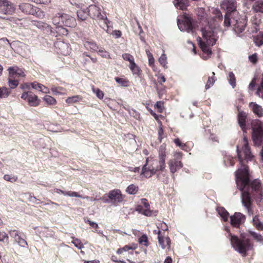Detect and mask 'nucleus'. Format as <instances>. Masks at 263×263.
Masks as SVG:
<instances>
[{"label": "nucleus", "mask_w": 263, "mask_h": 263, "mask_svg": "<svg viewBox=\"0 0 263 263\" xmlns=\"http://www.w3.org/2000/svg\"><path fill=\"white\" fill-rule=\"evenodd\" d=\"M202 38L198 37L199 46L203 52L208 55L211 54L210 47L213 46L218 40V29L210 25L205 26L201 30Z\"/></svg>", "instance_id": "nucleus-2"}, {"label": "nucleus", "mask_w": 263, "mask_h": 263, "mask_svg": "<svg viewBox=\"0 0 263 263\" xmlns=\"http://www.w3.org/2000/svg\"><path fill=\"white\" fill-rule=\"evenodd\" d=\"M72 243L78 249H81L84 248L83 244L79 239L72 237Z\"/></svg>", "instance_id": "nucleus-45"}, {"label": "nucleus", "mask_w": 263, "mask_h": 263, "mask_svg": "<svg viewBox=\"0 0 263 263\" xmlns=\"http://www.w3.org/2000/svg\"><path fill=\"white\" fill-rule=\"evenodd\" d=\"M160 64L165 68H167V57L166 54L163 53L159 59Z\"/></svg>", "instance_id": "nucleus-43"}, {"label": "nucleus", "mask_w": 263, "mask_h": 263, "mask_svg": "<svg viewBox=\"0 0 263 263\" xmlns=\"http://www.w3.org/2000/svg\"><path fill=\"white\" fill-rule=\"evenodd\" d=\"M231 243L234 249L243 256H245L247 251L253 248L250 239L248 238L240 239L235 236H231Z\"/></svg>", "instance_id": "nucleus-5"}, {"label": "nucleus", "mask_w": 263, "mask_h": 263, "mask_svg": "<svg viewBox=\"0 0 263 263\" xmlns=\"http://www.w3.org/2000/svg\"><path fill=\"white\" fill-rule=\"evenodd\" d=\"M247 115L246 112L241 111L239 113L238 116V121L239 126L242 130L246 128V119Z\"/></svg>", "instance_id": "nucleus-22"}, {"label": "nucleus", "mask_w": 263, "mask_h": 263, "mask_svg": "<svg viewBox=\"0 0 263 263\" xmlns=\"http://www.w3.org/2000/svg\"><path fill=\"white\" fill-rule=\"evenodd\" d=\"M139 242L141 245H144L145 246H148V239L146 235L144 234L142 235L139 238Z\"/></svg>", "instance_id": "nucleus-49"}, {"label": "nucleus", "mask_w": 263, "mask_h": 263, "mask_svg": "<svg viewBox=\"0 0 263 263\" xmlns=\"http://www.w3.org/2000/svg\"><path fill=\"white\" fill-rule=\"evenodd\" d=\"M15 5L12 3L7 0L0 2V13L11 15L15 13Z\"/></svg>", "instance_id": "nucleus-11"}, {"label": "nucleus", "mask_w": 263, "mask_h": 263, "mask_svg": "<svg viewBox=\"0 0 263 263\" xmlns=\"http://www.w3.org/2000/svg\"><path fill=\"white\" fill-rule=\"evenodd\" d=\"M55 47L59 48V52L61 54L66 55L70 52V48L68 44L62 41H59L55 43Z\"/></svg>", "instance_id": "nucleus-17"}, {"label": "nucleus", "mask_w": 263, "mask_h": 263, "mask_svg": "<svg viewBox=\"0 0 263 263\" xmlns=\"http://www.w3.org/2000/svg\"><path fill=\"white\" fill-rule=\"evenodd\" d=\"M160 125L158 131V139L159 141V142H161L162 140L164 137V130L162 128L161 123L160 122Z\"/></svg>", "instance_id": "nucleus-51"}, {"label": "nucleus", "mask_w": 263, "mask_h": 263, "mask_svg": "<svg viewBox=\"0 0 263 263\" xmlns=\"http://www.w3.org/2000/svg\"><path fill=\"white\" fill-rule=\"evenodd\" d=\"M257 54L256 53H255L250 56H249V61L253 64L256 63L257 61Z\"/></svg>", "instance_id": "nucleus-58"}, {"label": "nucleus", "mask_w": 263, "mask_h": 263, "mask_svg": "<svg viewBox=\"0 0 263 263\" xmlns=\"http://www.w3.org/2000/svg\"><path fill=\"white\" fill-rule=\"evenodd\" d=\"M88 15V8L86 10L81 9L77 11L78 17L82 21L85 20Z\"/></svg>", "instance_id": "nucleus-23"}, {"label": "nucleus", "mask_w": 263, "mask_h": 263, "mask_svg": "<svg viewBox=\"0 0 263 263\" xmlns=\"http://www.w3.org/2000/svg\"><path fill=\"white\" fill-rule=\"evenodd\" d=\"M35 16L39 18H43L45 16V12L42 11L41 9L37 8L35 10Z\"/></svg>", "instance_id": "nucleus-56"}, {"label": "nucleus", "mask_w": 263, "mask_h": 263, "mask_svg": "<svg viewBox=\"0 0 263 263\" xmlns=\"http://www.w3.org/2000/svg\"><path fill=\"white\" fill-rule=\"evenodd\" d=\"M138 191V186L135 184L129 185L126 189V192L130 195L136 194Z\"/></svg>", "instance_id": "nucleus-33"}, {"label": "nucleus", "mask_w": 263, "mask_h": 263, "mask_svg": "<svg viewBox=\"0 0 263 263\" xmlns=\"http://www.w3.org/2000/svg\"><path fill=\"white\" fill-rule=\"evenodd\" d=\"M92 90L93 93H95L97 97L99 99H102L104 97V93L99 88H96L94 87L92 88Z\"/></svg>", "instance_id": "nucleus-46"}, {"label": "nucleus", "mask_w": 263, "mask_h": 263, "mask_svg": "<svg viewBox=\"0 0 263 263\" xmlns=\"http://www.w3.org/2000/svg\"><path fill=\"white\" fill-rule=\"evenodd\" d=\"M14 241L22 247H26L27 246V241L22 237L21 234Z\"/></svg>", "instance_id": "nucleus-41"}, {"label": "nucleus", "mask_w": 263, "mask_h": 263, "mask_svg": "<svg viewBox=\"0 0 263 263\" xmlns=\"http://www.w3.org/2000/svg\"><path fill=\"white\" fill-rule=\"evenodd\" d=\"M253 112L258 117L263 116V108L255 102H251L249 105Z\"/></svg>", "instance_id": "nucleus-20"}, {"label": "nucleus", "mask_w": 263, "mask_h": 263, "mask_svg": "<svg viewBox=\"0 0 263 263\" xmlns=\"http://www.w3.org/2000/svg\"><path fill=\"white\" fill-rule=\"evenodd\" d=\"M57 29H58L57 31L62 35H66L68 34L67 29L62 27V26H60L59 27H57Z\"/></svg>", "instance_id": "nucleus-60"}, {"label": "nucleus", "mask_w": 263, "mask_h": 263, "mask_svg": "<svg viewBox=\"0 0 263 263\" xmlns=\"http://www.w3.org/2000/svg\"><path fill=\"white\" fill-rule=\"evenodd\" d=\"M237 152L241 166L235 173L237 187L241 191V202L247 210L249 215L253 214L251 196L256 199H261L262 191L259 180L255 179L250 184L248 167L242 164V160H251L253 155L248 145L247 138H243V144L241 150L237 146Z\"/></svg>", "instance_id": "nucleus-1"}, {"label": "nucleus", "mask_w": 263, "mask_h": 263, "mask_svg": "<svg viewBox=\"0 0 263 263\" xmlns=\"http://www.w3.org/2000/svg\"><path fill=\"white\" fill-rule=\"evenodd\" d=\"M187 0H175L174 4L178 9L184 10L186 8Z\"/></svg>", "instance_id": "nucleus-28"}, {"label": "nucleus", "mask_w": 263, "mask_h": 263, "mask_svg": "<svg viewBox=\"0 0 263 263\" xmlns=\"http://www.w3.org/2000/svg\"><path fill=\"white\" fill-rule=\"evenodd\" d=\"M221 8L227 11L224 17V26L226 27L230 26V18L237 15L238 14V12L236 10V3L233 0H224L221 3Z\"/></svg>", "instance_id": "nucleus-6"}, {"label": "nucleus", "mask_w": 263, "mask_h": 263, "mask_svg": "<svg viewBox=\"0 0 263 263\" xmlns=\"http://www.w3.org/2000/svg\"><path fill=\"white\" fill-rule=\"evenodd\" d=\"M212 76L209 78L208 82L205 85V89H209L212 86H213L215 81V77H214L215 73L214 72H212Z\"/></svg>", "instance_id": "nucleus-42"}, {"label": "nucleus", "mask_w": 263, "mask_h": 263, "mask_svg": "<svg viewBox=\"0 0 263 263\" xmlns=\"http://www.w3.org/2000/svg\"><path fill=\"white\" fill-rule=\"evenodd\" d=\"M146 53L148 59V64H149V65L154 69V68H155V65H154L155 60H154V57L153 56V54H152V53H151V52L149 50H146Z\"/></svg>", "instance_id": "nucleus-40"}, {"label": "nucleus", "mask_w": 263, "mask_h": 263, "mask_svg": "<svg viewBox=\"0 0 263 263\" xmlns=\"http://www.w3.org/2000/svg\"><path fill=\"white\" fill-rule=\"evenodd\" d=\"M253 40L257 46H262L263 45V32H260L256 36H254Z\"/></svg>", "instance_id": "nucleus-26"}, {"label": "nucleus", "mask_w": 263, "mask_h": 263, "mask_svg": "<svg viewBox=\"0 0 263 263\" xmlns=\"http://www.w3.org/2000/svg\"><path fill=\"white\" fill-rule=\"evenodd\" d=\"M182 19H178L177 25L181 31H186L188 33L194 32L191 17L189 15L185 13L182 16Z\"/></svg>", "instance_id": "nucleus-7"}, {"label": "nucleus", "mask_w": 263, "mask_h": 263, "mask_svg": "<svg viewBox=\"0 0 263 263\" xmlns=\"http://www.w3.org/2000/svg\"><path fill=\"white\" fill-rule=\"evenodd\" d=\"M115 80L121 86L127 87L129 85V81L126 79L116 77Z\"/></svg>", "instance_id": "nucleus-36"}, {"label": "nucleus", "mask_w": 263, "mask_h": 263, "mask_svg": "<svg viewBox=\"0 0 263 263\" xmlns=\"http://www.w3.org/2000/svg\"><path fill=\"white\" fill-rule=\"evenodd\" d=\"M217 212L224 221H227L229 217V213L222 207L218 208Z\"/></svg>", "instance_id": "nucleus-31"}, {"label": "nucleus", "mask_w": 263, "mask_h": 263, "mask_svg": "<svg viewBox=\"0 0 263 263\" xmlns=\"http://www.w3.org/2000/svg\"><path fill=\"white\" fill-rule=\"evenodd\" d=\"M8 84L10 88L14 89L18 86L19 84V80L18 79L12 78L9 76Z\"/></svg>", "instance_id": "nucleus-37"}, {"label": "nucleus", "mask_w": 263, "mask_h": 263, "mask_svg": "<svg viewBox=\"0 0 263 263\" xmlns=\"http://www.w3.org/2000/svg\"><path fill=\"white\" fill-rule=\"evenodd\" d=\"M52 23L59 27L62 26L61 24V13H58L52 18Z\"/></svg>", "instance_id": "nucleus-35"}, {"label": "nucleus", "mask_w": 263, "mask_h": 263, "mask_svg": "<svg viewBox=\"0 0 263 263\" xmlns=\"http://www.w3.org/2000/svg\"><path fill=\"white\" fill-rule=\"evenodd\" d=\"M19 9L24 13L34 14V10L32 5L29 3H22L18 6Z\"/></svg>", "instance_id": "nucleus-19"}, {"label": "nucleus", "mask_w": 263, "mask_h": 263, "mask_svg": "<svg viewBox=\"0 0 263 263\" xmlns=\"http://www.w3.org/2000/svg\"><path fill=\"white\" fill-rule=\"evenodd\" d=\"M65 17H65V18L66 20V21L64 26L69 27H73L76 26L77 23L75 18L70 16L69 15V16H65Z\"/></svg>", "instance_id": "nucleus-24"}, {"label": "nucleus", "mask_w": 263, "mask_h": 263, "mask_svg": "<svg viewBox=\"0 0 263 263\" xmlns=\"http://www.w3.org/2000/svg\"><path fill=\"white\" fill-rule=\"evenodd\" d=\"M256 94L260 97L263 98V80H261L260 86L258 88Z\"/></svg>", "instance_id": "nucleus-57"}, {"label": "nucleus", "mask_w": 263, "mask_h": 263, "mask_svg": "<svg viewBox=\"0 0 263 263\" xmlns=\"http://www.w3.org/2000/svg\"><path fill=\"white\" fill-rule=\"evenodd\" d=\"M4 179L11 182H14L17 180V177L16 176H11L9 175H5L4 176Z\"/></svg>", "instance_id": "nucleus-54"}, {"label": "nucleus", "mask_w": 263, "mask_h": 263, "mask_svg": "<svg viewBox=\"0 0 263 263\" xmlns=\"http://www.w3.org/2000/svg\"><path fill=\"white\" fill-rule=\"evenodd\" d=\"M250 233L256 241L261 244H263V237L260 234L252 231H250Z\"/></svg>", "instance_id": "nucleus-38"}, {"label": "nucleus", "mask_w": 263, "mask_h": 263, "mask_svg": "<svg viewBox=\"0 0 263 263\" xmlns=\"http://www.w3.org/2000/svg\"><path fill=\"white\" fill-rule=\"evenodd\" d=\"M253 225L258 230H263V223L261 222L257 216H255L252 219Z\"/></svg>", "instance_id": "nucleus-32"}, {"label": "nucleus", "mask_w": 263, "mask_h": 263, "mask_svg": "<svg viewBox=\"0 0 263 263\" xmlns=\"http://www.w3.org/2000/svg\"><path fill=\"white\" fill-rule=\"evenodd\" d=\"M65 196H67L69 197H76L78 198H83L82 195L79 194L77 192L68 191L65 193Z\"/></svg>", "instance_id": "nucleus-55"}, {"label": "nucleus", "mask_w": 263, "mask_h": 263, "mask_svg": "<svg viewBox=\"0 0 263 263\" xmlns=\"http://www.w3.org/2000/svg\"><path fill=\"white\" fill-rule=\"evenodd\" d=\"M166 157V145L165 143L162 144L159 148L158 150V160H154L152 161V165L154 166L157 173V177H159L160 172H164L166 164L165 159Z\"/></svg>", "instance_id": "nucleus-4"}, {"label": "nucleus", "mask_w": 263, "mask_h": 263, "mask_svg": "<svg viewBox=\"0 0 263 263\" xmlns=\"http://www.w3.org/2000/svg\"><path fill=\"white\" fill-rule=\"evenodd\" d=\"M174 158L170 159L168 162L170 172L172 174H174L177 170L180 169L183 166V164L180 161L182 158L181 153L175 152L174 154Z\"/></svg>", "instance_id": "nucleus-8"}, {"label": "nucleus", "mask_w": 263, "mask_h": 263, "mask_svg": "<svg viewBox=\"0 0 263 263\" xmlns=\"http://www.w3.org/2000/svg\"><path fill=\"white\" fill-rule=\"evenodd\" d=\"M108 198L110 202L116 204L121 202L123 200V197L120 190H113L108 193Z\"/></svg>", "instance_id": "nucleus-14"}, {"label": "nucleus", "mask_w": 263, "mask_h": 263, "mask_svg": "<svg viewBox=\"0 0 263 263\" xmlns=\"http://www.w3.org/2000/svg\"><path fill=\"white\" fill-rule=\"evenodd\" d=\"M129 68L134 74H137L139 72V68L135 63V61L130 63Z\"/></svg>", "instance_id": "nucleus-47"}, {"label": "nucleus", "mask_w": 263, "mask_h": 263, "mask_svg": "<svg viewBox=\"0 0 263 263\" xmlns=\"http://www.w3.org/2000/svg\"><path fill=\"white\" fill-rule=\"evenodd\" d=\"M5 240H6V241L8 240V235L4 232H0V241H4Z\"/></svg>", "instance_id": "nucleus-62"}, {"label": "nucleus", "mask_w": 263, "mask_h": 263, "mask_svg": "<svg viewBox=\"0 0 263 263\" xmlns=\"http://www.w3.org/2000/svg\"><path fill=\"white\" fill-rule=\"evenodd\" d=\"M254 9L256 11L263 13V1L258 2L254 6Z\"/></svg>", "instance_id": "nucleus-50"}, {"label": "nucleus", "mask_w": 263, "mask_h": 263, "mask_svg": "<svg viewBox=\"0 0 263 263\" xmlns=\"http://www.w3.org/2000/svg\"><path fill=\"white\" fill-rule=\"evenodd\" d=\"M212 13L215 15V17L219 21H221L222 19V15L221 12L219 9L216 8L212 9Z\"/></svg>", "instance_id": "nucleus-48"}, {"label": "nucleus", "mask_w": 263, "mask_h": 263, "mask_svg": "<svg viewBox=\"0 0 263 263\" xmlns=\"http://www.w3.org/2000/svg\"><path fill=\"white\" fill-rule=\"evenodd\" d=\"M228 80L230 84L233 88H234L236 86V79L234 74L232 72H229Z\"/></svg>", "instance_id": "nucleus-44"}, {"label": "nucleus", "mask_w": 263, "mask_h": 263, "mask_svg": "<svg viewBox=\"0 0 263 263\" xmlns=\"http://www.w3.org/2000/svg\"><path fill=\"white\" fill-rule=\"evenodd\" d=\"M174 142L177 146L181 147L182 149H183L184 147L185 146L184 144L181 143L178 138L174 139Z\"/></svg>", "instance_id": "nucleus-64"}, {"label": "nucleus", "mask_w": 263, "mask_h": 263, "mask_svg": "<svg viewBox=\"0 0 263 263\" xmlns=\"http://www.w3.org/2000/svg\"><path fill=\"white\" fill-rule=\"evenodd\" d=\"M136 211L146 216H150L152 214V211L150 210V205L145 198L141 199V203L137 206Z\"/></svg>", "instance_id": "nucleus-12"}, {"label": "nucleus", "mask_w": 263, "mask_h": 263, "mask_svg": "<svg viewBox=\"0 0 263 263\" xmlns=\"http://www.w3.org/2000/svg\"><path fill=\"white\" fill-rule=\"evenodd\" d=\"M34 229L36 231L37 234L40 236L48 237L52 236V232L46 228H39L38 227H34Z\"/></svg>", "instance_id": "nucleus-21"}, {"label": "nucleus", "mask_w": 263, "mask_h": 263, "mask_svg": "<svg viewBox=\"0 0 263 263\" xmlns=\"http://www.w3.org/2000/svg\"><path fill=\"white\" fill-rule=\"evenodd\" d=\"M137 248V246L135 245H126L122 248H119L117 251V253L118 254H121L124 252L127 251L129 250H135Z\"/></svg>", "instance_id": "nucleus-30"}, {"label": "nucleus", "mask_w": 263, "mask_h": 263, "mask_svg": "<svg viewBox=\"0 0 263 263\" xmlns=\"http://www.w3.org/2000/svg\"><path fill=\"white\" fill-rule=\"evenodd\" d=\"M43 100L48 105H55L57 103L56 100L53 97L49 95L45 96Z\"/></svg>", "instance_id": "nucleus-39"}, {"label": "nucleus", "mask_w": 263, "mask_h": 263, "mask_svg": "<svg viewBox=\"0 0 263 263\" xmlns=\"http://www.w3.org/2000/svg\"><path fill=\"white\" fill-rule=\"evenodd\" d=\"M147 161L148 160L146 159V163L142 167L141 175H143L146 178H149L155 174L157 175V173L152 164L151 166L147 167Z\"/></svg>", "instance_id": "nucleus-16"}, {"label": "nucleus", "mask_w": 263, "mask_h": 263, "mask_svg": "<svg viewBox=\"0 0 263 263\" xmlns=\"http://www.w3.org/2000/svg\"><path fill=\"white\" fill-rule=\"evenodd\" d=\"M30 84L33 89L41 91L42 87L43 86L42 84L39 83L37 82H33L32 83H30Z\"/></svg>", "instance_id": "nucleus-53"}, {"label": "nucleus", "mask_w": 263, "mask_h": 263, "mask_svg": "<svg viewBox=\"0 0 263 263\" xmlns=\"http://www.w3.org/2000/svg\"><path fill=\"white\" fill-rule=\"evenodd\" d=\"M88 13L90 17L100 22V26L104 30L108 29V20L104 12L100 7L95 5H91L88 7Z\"/></svg>", "instance_id": "nucleus-3"}, {"label": "nucleus", "mask_w": 263, "mask_h": 263, "mask_svg": "<svg viewBox=\"0 0 263 263\" xmlns=\"http://www.w3.org/2000/svg\"><path fill=\"white\" fill-rule=\"evenodd\" d=\"M230 25L233 26V29L236 33H240L244 31L246 25V21L245 18L239 17L238 14L230 18Z\"/></svg>", "instance_id": "nucleus-9"}, {"label": "nucleus", "mask_w": 263, "mask_h": 263, "mask_svg": "<svg viewBox=\"0 0 263 263\" xmlns=\"http://www.w3.org/2000/svg\"><path fill=\"white\" fill-rule=\"evenodd\" d=\"M230 219L231 224L234 227H238L239 225L245 222L246 217L241 213H235L233 216H231Z\"/></svg>", "instance_id": "nucleus-15"}, {"label": "nucleus", "mask_w": 263, "mask_h": 263, "mask_svg": "<svg viewBox=\"0 0 263 263\" xmlns=\"http://www.w3.org/2000/svg\"><path fill=\"white\" fill-rule=\"evenodd\" d=\"M21 98L26 100L30 106H37L41 102V100L38 97L30 91L24 92L21 95Z\"/></svg>", "instance_id": "nucleus-10"}, {"label": "nucleus", "mask_w": 263, "mask_h": 263, "mask_svg": "<svg viewBox=\"0 0 263 263\" xmlns=\"http://www.w3.org/2000/svg\"><path fill=\"white\" fill-rule=\"evenodd\" d=\"M10 94V91L6 87H0V99L7 98Z\"/></svg>", "instance_id": "nucleus-34"}, {"label": "nucleus", "mask_w": 263, "mask_h": 263, "mask_svg": "<svg viewBox=\"0 0 263 263\" xmlns=\"http://www.w3.org/2000/svg\"><path fill=\"white\" fill-rule=\"evenodd\" d=\"M10 236L14 238V240L20 235L21 233L16 230L11 231L9 232Z\"/></svg>", "instance_id": "nucleus-59"}, {"label": "nucleus", "mask_w": 263, "mask_h": 263, "mask_svg": "<svg viewBox=\"0 0 263 263\" xmlns=\"http://www.w3.org/2000/svg\"><path fill=\"white\" fill-rule=\"evenodd\" d=\"M9 76L18 80L26 76L24 70L17 66H13L8 68Z\"/></svg>", "instance_id": "nucleus-13"}, {"label": "nucleus", "mask_w": 263, "mask_h": 263, "mask_svg": "<svg viewBox=\"0 0 263 263\" xmlns=\"http://www.w3.org/2000/svg\"><path fill=\"white\" fill-rule=\"evenodd\" d=\"M98 53L100 56H101L103 58H107V59L110 58L109 54L108 53V52H106V51H104L103 50H99L98 51Z\"/></svg>", "instance_id": "nucleus-61"}, {"label": "nucleus", "mask_w": 263, "mask_h": 263, "mask_svg": "<svg viewBox=\"0 0 263 263\" xmlns=\"http://www.w3.org/2000/svg\"><path fill=\"white\" fill-rule=\"evenodd\" d=\"M9 20L10 21V22H11L12 23V24H17V25H18L20 24V22L21 21V19H19L16 17H10L9 18Z\"/></svg>", "instance_id": "nucleus-63"}, {"label": "nucleus", "mask_w": 263, "mask_h": 263, "mask_svg": "<svg viewBox=\"0 0 263 263\" xmlns=\"http://www.w3.org/2000/svg\"><path fill=\"white\" fill-rule=\"evenodd\" d=\"M122 58L124 60L128 61L130 63L134 61V57L129 53L123 54Z\"/></svg>", "instance_id": "nucleus-52"}, {"label": "nucleus", "mask_w": 263, "mask_h": 263, "mask_svg": "<svg viewBox=\"0 0 263 263\" xmlns=\"http://www.w3.org/2000/svg\"><path fill=\"white\" fill-rule=\"evenodd\" d=\"M158 239L159 245L162 249L170 248L171 240L168 237L162 235L158 236Z\"/></svg>", "instance_id": "nucleus-18"}, {"label": "nucleus", "mask_w": 263, "mask_h": 263, "mask_svg": "<svg viewBox=\"0 0 263 263\" xmlns=\"http://www.w3.org/2000/svg\"><path fill=\"white\" fill-rule=\"evenodd\" d=\"M82 100V97L79 95H76L68 97L66 100V102L68 104H72L79 102Z\"/></svg>", "instance_id": "nucleus-29"}, {"label": "nucleus", "mask_w": 263, "mask_h": 263, "mask_svg": "<svg viewBox=\"0 0 263 263\" xmlns=\"http://www.w3.org/2000/svg\"><path fill=\"white\" fill-rule=\"evenodd\" d=\"M51 90L54 95H64L66 93L65 89L62 87L52 86L51 88Z\"/></svg>", "instance_id": "nucleus-25"}, {"label": "nucleus", "mask_w": 263, "mask_h": 263, "mask_svg": "<svg viewBox=\"0 0 263 263\" xmlns=\"http://www.w3.org/2000/svg\"><path fill=\"white\" fill-rule=\"evenodd\" d=\"M84 46L86 49L92 51H97L98 49V47L97 44L93 42L87 41L84 43Z\"/></svg>", "instance_id": "nucleus-27"}]
</instances>
